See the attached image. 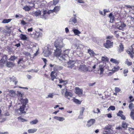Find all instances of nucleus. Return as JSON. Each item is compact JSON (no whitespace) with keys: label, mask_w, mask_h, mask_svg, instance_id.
Instances as JSON below:
<instances>
[{"label":"nucleus","mask_w":134,"mask_h":134,"mask_svg":"<svg viewBox=\"0 0 134 134\" xmlns=\"http://www.w3.org/2000/svg\"><path fill=\"white\" fill-rule=\"evenodd\" d=\"M63 43V40L61 39H58L56 40L54 44V46L56 48H61L64 46Z\"/></svg>","instance_id":"nucleus-1"},{"label":"nucleus","mask_w":134,"mask_h":134,"mask_svg":"<svg viewBox=\"0 0 134 134\" xmlns=\"http://www.w3.org/2000/svg\"><path fill=\"white\" fill-rule=\"evenodd\" d=\"M69 51L70 50L69 49H66L63 52L64 54L60 56L59 58V60L62 61H64L65 62H66V60H67V58H68V54Z\"/></svg>","instance_id":"nucleus-2"},{"label":"nucleus","mask_w":134,"mask_h":134,"mask_svg":"<svg viewBox=\"0 0 134 134\" xmlns=\"http://www.w3.org/2000/svg\"><path fill=\"white\" fill-rule=\"evenodd\" d=\"M116 27L118 29L123 31L124 28L126 26V25L125 24L122 23L121 21H120L119 22L116 23Z\"/></svg>","instance_id":"nucleus-3"},{"label":"nucleus","mask_w":134,"mask_h":134,"mask_svg":"<svg viewBox=\"0 0 134 134\" xmlns=\"http://www.w3.org/2000/svg\"><path fill=\"white\" fill-rule=\"evenodd\" d=\"M45 49L43 51L44 55L45 57H48L51 53V49L48 46H46Z\"/></svg>","instance_id":"nucleus-4"},{"label":"nucleus","mask_w":134,"mask_h":134,"mask_svg":"<svg viewBox=\"0 0 134 134\" xmlns=\"http://www.w3.org/2000/svg\"><path fill=\"white\" fill-rule=\"evenodd\" d=\"M54 56L56 57H59V58L60 57V55L61 54L62 50L60 48H56L54 50Z\"/></svg>","instance_id":"nucleus-5"},{"label":"nucleus","mask_w":134,"mask_h":134,"mask_svg":"<svg viewBox=\"0 0 134 134\" xmlns=\"http://www.w3.org/2000/svg\"><path fill=\"white\" fill-rule=\"evenodd\" d=\"M113 43L109 40H107L106 43L104 44V46L107 48L111 47L113 46Z\"/></svg>","instance_id":"nucleus-6"},{"label":"nucleus","mask_w":134,"mask_h":134,"mask_svg":"<svg viewBox=\"0 0 134 134\" xmlns=\"http://www.w3.org/2000/svg\"><path fill=\"white\" fill-rule=\"evenodd\" d=\"M75 62L73 60H70L68 62V66L69 68H70L73 69L75 68Z\"/></svg>","instance_id":"nucleus-7"},{"label":"nucleus","mask_w":134,"mask_h":134,"mask_svg":"<svg viewBox=\"0 0 134 134\" xmlns=\"http://www.w3.org/2000/svg\"><path fill=\"white\" fill-rule=\"evenodd\" d=\"M7 57L6 55H4L3 56L0 60V66L2 67L3 66V65L7 61Z\"/></svg>","instance_id":"nucleus-8"},{"label":"nucleus","mask_w":134,"mask_h":134,"mask_svg":"<svg viewBox=\"0 0 134 134\" xmlns=\"http://www.w3.org/2000/svg\"><path fill=\"white\" fill-rule=\"evenodd\" d=\"M95 122V120L93 119H92L88 121L86 125L88 127H90Z\"/></svg>","instance_id":"nucleus-9"},{"label":"nucleus","mask_w":134,"mask_h":134,"mask_svg":"<svg viewBox=\"0 0 134 134\" xmlns=\"http://www.w3.org/2000/svg\"><path fill=\"white\" fill-rule=\"evenodd\" d=\"M79 70L81 71H87L88 69L85 65H80L79 67Z\"/></svg>","instance_id":"nucleus-10"},{"label":"nucleus","mask_w":134,"mask_h":134,"mask_svg":"<svg viewBox=\"0 0 134 134\" xmlns=\"http://www.w3.org/2000/svg\"><path fill=\"white\" fill-rule=\"evenodd\" d=\"M20 101L21 103V104H22V105H24L25 106L28 102V99L26 98L25 99L21 98V99H20Z\"/></svg>","instance_id":"nucleus-11"},{"label":"nucleus","mask_w":134,"mask_h":134,"mask_svg":"<svg viewBox=\"0 0 134 134\" xmlns=\"http://www.w3.org/2000/svg\"><path fill=\"white\" fill-rule=\"evenodd\" d=\"M76 43L75 44V46L77 49H79L82 48V46L80 44V41L77 40H76Z\"/></svg>","instance_id":"nucleus-12"},{"label":"nucleus","mask_w":134,"mask_h":134,"mask_svg":"<svg viewBox=\"0 0 134 134\" xmlns=\"http://www.w3.org/2000/svg\"><path fill=\"white\" fill-rule=\"evenodd\" d=\"M26 108V106L24 105H22L20 106L19 110L20 111V113L25 114L26 113V111H25V108Z\"/></svg>","instance_id":"nucleus-13"},{"label":"nucleus","mask_w":134,"mask_h":134,"mask_svg":"<svg viewBox=\"0 0 134 134\" xmlns=\"http://www.w3.org/2000/svg\"><path fill=\"white\" fill-rule=\"evenodd\" d=\"M15 65L14 63L11 62H7L6 66L8 68H12Z\"/></svg>","instance_id":"nucleus-14"},{"label":"nucleus","mask_w":134,"mask_h":134,"mask_svg":"<svg viewBox=\"0 0 134 134\" xmlns=\"http://www.w3.org/2000/svg\"><path fill=\"white\" fill-rule=\"evenodd\" d=\"M56 74L54 73L52 71L51 74V77L52 80L53 81H55V80H54L55 79H56V80H57L58 79L56 77Z\"/></svg>","instance_id":"nucleus-15"},{"label":"nucleus","mask_w":134,"mask_h":134,"mask_svg":"<svg viewBox=\"0 0 134 134\" xmlns=\"http://www.w3.org/2000/svg\"><path fill=\"white\" fill-rule=\"evenodd\" d=\"M76 93L78 94H82L83 93V91L79 87H76L75 88Z\"/></svg>","instance_id":"nucleus-16"},{"label":"nucleus","mask_w":134,"mask_h":134,"mask_svg":"<svg viewBox=\"0 0 134 134\" xmlns=\"http://www.w3.org/2000/svg\"><path fill=\"white\" fill-rule=\"evenodd\" d=\"M47 13L46 11H43L42 12L43 14L41 16V18L45 19H46L47 18Z\"/></svg>","instance_id":"nucleus-17"},{"label":"nucleus","mask_w":134,"mask_h":134,"mask_svg":"<svg viewBox=\"0 0 134 134\" xmlns=\"http://www.w3.org/2000/svg\"><path fill=\"white\" fill-rule=\"evenodd\" d=\"M10 82H14L15 85H16L18 82L16 77L13 76L11 77L10 78Z\"/></svg>","instance_id":"nucleus-18"},{"label":"nucleus","mask_w":134,"mask_h":134,"mask_svg":"<svg viewBox=\"0 0 134 134\" xmlns=\"http://www.w3.org/2000/svg\"><path fill=\"white\" fill-rule=\"evenodd\" d=\"M72 95V94L70 92L67 91L66 90L65 94V96L66 97H67L68 99H70V98L68 97H71Z\"/></svg>","instance_id":"nucleus-19"},{"label":"nucleus","mask_w":134,"mask_h":134,"mask_svg":"<svg viewBox=\"0 0 134 134\" xmlns=\"http://www.w3.org/2000/svg\"><path fill=\"white\" fill-rule=\"evenodd\" d=\"M54 118L55 119L58 120L60 121H63L65 120V118L63 117L55 116L54 117Z\"/></svg>","instance_id":"nucleus-20"},{"label":"nucleus","mask_w":134,"mask_h":134,"mask_svg":"<svg viewBox=\"0 0 134 134\" xmlns=\"http://www.w3.org/2000/svg\"><path fill=\"white\" fill-rule=\"evenodd\" d=\"M60 6H55L53 9V12H54L57 13L60 10Z\"/></svg>","instance_id":"nucleus-21"},{"label":"nucleus","mask_w":134,"mask_h":134,"mask_svg":"<svg viewBox=\"0 0 134 134\" xmlns=\"http://www.w3.org/2000/svg\"><path fill=\"white\" fill-rule=\"evenodd\" d=\"M77 19L75 17L71 18L69 20L70 22H72L75 24L77 22Z\"/></svg>","instance_id":"nucleus-22"},{"label":"nucleus","mask_w":134,"mask_h":134,"mask_svg":"<svg viewBox=\"0 0 134 134\" xmlns=\"http://www.w3.org/2000/svg\"><path fill=\"white\" fill-rule=\"evenodd\" d=\"M109 17L110 19V22L111 23L113 22L114 20V16L112 13H110L109 15Z\"/></svg>","instance_id":"nucleus-23"},{"label":"nucleus","mask_w":134,"mask_h":134,"mask_svg":"<svg viewBox=\"0 0 134 134\" xmlns=\"http://www.w3.org/2000/svg\"><path fill=\"white\" fill-rule=\"evenodd\" d=\"M85 110V108L84 107H82L81 108V110L80 111V114L79 116V118L80 119L82 118V116L83 115V113L84 111Z\"/></svg>","instance_id":"nucleus-24"},{"label":"nucleus","mask_w":134,"mask_h":134,"mask_svg":"<svg viewBox=\"0 0 134 134\" xmlns=\"http://www.w3.org/2000/svg\"><path fill=\"white\" fill-rule=\"evenodd\" d=\"M72 31L75 35L79 36V34H81V32L77 29H73L72 30Z\"/></svg>","instance_id":"nucleus-25"},{"label":"nucleus","mask_w":134,"mask_h":134,"mask_svg":"<svg viewBox=\"0 0 134 134\" xmlns=\"http://www.w3.org/2000/svg\"><path fill=\"white\" fill-rule=\"evenodd\" d=\"M17 93V96L18 97L19 99L20 100V99L21 98H23V96L24 94L23 93H21V92L20 91H18Z\"/></svg>","instance_id":"nucleus-26"},{"label":"nucleus","mask_w":134,"mask_h":134,"mask_svg":"<svg viewBox=\"0 0 134 134\" xmlns=\"http://www.w3.org/2000/svg\"><path fill=\"white\" fill-rule=\"evenodd\" d=\"M33 15L36 17L40 15L41 14V12L40 11H36L33 13Z\"/></svg>","instance_id":"nucleus-27"},{"label":"nucleus","mask_w":134,"mask_h":134,"mask_svg":"<svg viewBox=\"0 0 134 134\" xmlns=\"http://www.w3.org/2000/svg\"><path fill=\"white\" fill-rule=\"evenodd\" d=\"M20 37L21 39L23 40H26L27 38L25 35L22 34H20Z\"/></svg>","instance_id":"nucleus-28"},{"label":"nucleus","mask_w":134,"mask_h":134,"mask_svg":"<svg viewBox=\"0 0 134 134\" xmlns=\"http://www.w3.org/2000/svg\"><path fill=\"white\" fill-rule=\"evenodd\" d=\"M88 52L92 57L94 56L95 54L94 51L90 49L88 50Z\"/></svg>","instance_id":"nucleus-29"},{"label":"nucleus","mask_w":134,"mask_h":134,"mask_svg":"<svg viewBox=\"0 0 134 134\" xmlns=\"http://www.w3.org/2000/svg\"><path fill=\"white\" fill-rule=\"evenodd\" d=\"M63 68L62 66L58 65H55L54 68V70H62Z\"/></svg>","instance_id":"nucleus-30"},{"label":"nucleus","mask_w":134,"mask_h":134,"mask_svg":"<svg viewBox=\"0 0 134 134\" xmlns=\"http://www.w3.org/2000/svg\"><path fill=\"white\" fill-rule=\"evenodd\" d=\"M12 20V19H4L2 21V23L4 24L10 22Z\"/></svg>","instance_id":"nucleus-31"},{"label":"nucleus","mask_w":134,"mask_h":134,"mask_svg":"<svg viewBox=\"0 0 134 134\" xmlns=\"http://www.w3.org/2000/svg\"><path fill=\"white\" fill-rule=\"evenodd\" d=\"M37 129H29L28 130V132L29 133H34L36 132Z\"/></svg>","instance_id":"nucleus-32"},{"label":"nucleus","mask_w":134,"mask_h":134,"mask_svg":"<svg viewBox=\"0 0 134 134\" xmlns=\"http://www.w3.org/2000/svg\"><path fill=\"white\" fill-rule=\"evenodd\" d=\"M124 50V47L122 44H120L119 46V49L118 52L120 53Z\"/></svg>","instance_id":"nucleus-33"},{"label":"nucleus","mask_w":134,"mask_h":134,"mask_svg":"<svg viewBox=\"0 0 134 134\" xmlns=\"http://www.w3.org/2000/svg\"><path fill=\"white\" fill-rule=\"evenodd\" d=\"M23 9L26 11H29L31 9L27 5L24 6L23 8Z\"/></svg>","instance_id":"nucleus-34"},{"label":"nucleus","mask_w":134,"mask_h":134,"mask_svg":"<svg viewBox=\"0 0 134 134\" xmlns=\"http://www.w3.org/2000/svg\"><path fill=\"white\" fill-rule=\"evenodd\" d=\"M103 68H104L102 66V65L100 64L99 65V69L100 70V74H102L103 73L104 71V69Z\"/></svg>","instance_id":"nucleus-35"},{"label":"nucleus","mask_w":134,"mask_h":134,"mask_svg":"<svg viewBox=\"0 0 134 134\" xmlns=\"http://www.w3.org/2000/svg\"><path fill=\"white\" fill-rule=\"evenodd\" d=\"M38 122V120L37 119H35L32 121H30V123L31 125L35 124H37Z\"/></svg>","instance_id":"nucleus-36"},{"label":"nucleus","mask_w":134,"mask_h":134,"mask_svg":"<svg viewBox=\"0 0 134 134\" xmlns=\"http://www.w3.org/2000/svg\"><path fill=\"white\" fill-rule=\"evenodd\" d=\"M130 116L131 118L134 120V110L132 109L131 112Z\"/></svg>","instance_id":"nucleus-37"},{"label":"nucleus","mask_w":134,"mask_h":134,"mask_svg":"<svg viewBox=\"0 0 134 134\" xmlns=\"http://www.w3.org/2000/svg\"><path fill=\"white\" fill-rule=\"evenodd\" d=\"M18 119L20 120L22 122H25L27 121V120L24 119L21 117H20L18 118Z\"/></svg>","instance_id":"nucleus-38"},{"label":"nucleus","mask_w":134,"mask_h":134,"mask_svg":"<svg viewBox=\"0 0 134 134\" xmlns=\"http://www.w3.org/2000/svg\"><path fill=\"white\" fill-rule=\"evenodd\" d=\"M102 60L103 61L107 62L109 60V59L106 56L102 57Z\"/></svg>","instance_id":"nucleus-39"},{"label":"nucleus","mask_w":134,"mask_h":134,"mask_svg":"<svg viewBox=\"0 0 134 134\" xmlns=\"http://www.w3.org/2000/svg\"><path fill=\"white\" fill-rule=\"evenodd\" d=\"M110 61L112 63L115 64L119 63V62L116 59L113 58H111L110 60Z\"/></svg>","instance_id":"nucleus-40"},{"label":"nucleus","mask_w":134,"mask_h":134,"mask_svg":"<svg viewBox=\"0 0 134 134\" xmlns=\"http://www.w3.org/2000/svg\"><path fill=\"white\" fill-rule=\"evenodd\" d=\"M17 57L14 56H11V57L9 59V60L11 61H14L16 59Z\"/></svg>","instance_id":"nucleus-41"},{"label":"nucleus","mask_w":134,"mask_h":134,"mask_svg":"<svg viewBox=\"0 0 134 134\" xmlns=\"http://www.w3.org/2000/svg\"><path fill=\"white\" fill-rule=\"evenodd\" d=\"M10 93L11 94L12 96H14L16 94L15 92V91L13 90H10L9 91Z\"/></svg>","instance_id":"nucleus-42"},{"label":"nucleus","mask_w":134,"mask_h":134,"mask_svg":"<svg viewBox=\"0 0 134 134\" xmlns=\"http://www.w3.org/2000/svg\"><path fill=\"white\" fill-rule=\"evenodd\" d=\"M120 69L119 67L118 66H116L114 67V69H113L112 70L114 72H115L117 71Z\"/></svg>","instance_id":"nucleus-43"},{"label":"nucleus","mask_w":134,"mask_h":134,"mask_svg":"<svg viewBox=\"0 0 134 134\" xmlns=\"http://www.w3.org/2000/svg\"><path fill=\"white\" fill-rule=\"evenodd\" d=\"M73 101L76 103L79 104H81V102L79 100L76 99H73Z\"/></svg>","instance_id":"nucleus-44"},{"label":"nucleus","mask_w":134,"mask_h":134,"mask_svg":"<svg viewBox=\"0 0 134 134\" xmlns=\"http://www.w3.org/2000/svg\"><path fill=\"white\" fill-rule=\"evenodd\" d=\"M24 62V61L23 60V58H20L18 62V64H19L20 63L23 64Z\"/></svg>","instance_id":"nucleus-45"},{"label":"nucleus","mask_w":134,"mask_h":134,"mask_svg":"<svg viewBox=\"0 0 134 134\" xmlns=\"http://www.w3.org/2000/svg\"><path fill=\"white\" fill-rule=\"evenodd\" d=\"M129 107L130 109H132L134 107L133 104L132 103H130L129 105Z\"/></svg>","instance_id":"nucleus-46"},{"label":"nucleus","mask_w":134,"mask_h":134,"mask_svg":"<svg viewBox=\"0 0 134 134\" xmlns=\"http://www.w3.org/2000/svg\"><path fill=\"white\" fill-rule=\"evenodd\" d=\"M115 109V107L114 106H111L108 109V110H109L110 109L112 110H114Z\"/></svg>","instance_id":"nucleus-47"},{"label":"nucleus","mask_w":134,"mask_h":134,"mask_svg":"<svg viewBox=\"0 0 134 134\" xmlns=\"http://www.w3.org/2000/svg\"><path fill=\"white\" fill-rule=\"evenodd\" d=\"M54 95L53 93H49L47 97H46V98H53V96Z\"/></svg>","instance_id":"nucleus-48"},{"label":"nucleus","mask_w":134,"mask_h":134,"mask_svg":"<svg viewBox=\"0 0 134 134\" xmlns=\"http://www.w3.org/2000/svg\"><path fill=\"white\" fill-rule=\"evenodd\" d=\"M127 124L125 122H123L122 125V126L124 128L127 127Z\"/></svg>","instance_id":"nucleus-49"},{"label":"nucleus","mask_w":134,"mask_h":134,"mask_svg":"<svg viewBox=\"0 0 134 134\" xmlns=\"http://www.w3.org/2000/svg\"><path fill=\"white\" fill-rule=\"evenodd\" d=\"M111 127V126L109 125H108L106 126L104 128V129H105L106 130H109L110 129Z\"/></svg>","instance_id":"nucleus-50"},{"label":"nucleus","mask_w":134,"mask_h":134,"mask_svg":"<svg viewBox=\"0 0 134 134\" xmlns=\"http://www.w3.org/2000/svg\"><path fill=\"white\" fill-rule=\"evenodd\" d=\"M29 6L30 8H32L34 7L35 6V4L32 2H30L29 3Z\"/></svg>","instance_id":"nucleus-51"},{"label":"nucleus","mask_w":134,"mask_h":134,"mask_svg":"<svg viewBox=\"0 0 134 134\" xmlns=\"http://www.w3.org/2000/svg\"><path fill=\"white\" fill-rule=\"evenodd\" d=\"M115 92H120L121 91V90L119 88L115 87Z\"/></svg>","instance_id":"nucleus-52"},{"label":"nucleus","mask_w":134,"mask_h":134,"mask_svg":"<svg viewBox=\"0 0 134 134\" xmlns=\"http://www.w3.org/2000/svg\"><path fill=\"white\" fill-rule=\"evenodd\" d=\"M59 0H53V4L54 5H56L59 2Z\"/></svg>","instance_id":"nucleus-53"},{"label":"nucleus","mask_w":134,"mask_h":134,"mask_svg":"<svg viewBox=\"0 0 134 134\" xmlns=\"http://www.w3.org/2000/svg\"><path fill=\"white\" fill-rule=\"evenodd\" d=\"M127 52L128 53V54H129L130 55L131 54H134V52H133V50L131 51H127Z\"/></svg>","instance_id":"nucleus-54"},{"label":"nucleus","mask_w":134,"mask_h":134,"mask_svg":"<svg viewBox=\"0 0 134 134\" xmlns=\"http://www.w3.org/2000/svg\"><path fill=\"white\" fill-rule=\"evenodd\" d=\"M123 112L122 111L120 110L118 113L117 114V115L118 116H120L122 114V113Z\"/></svg>","instance_id":"nucleus-55"},{"label":"nucleus","mask_w":134,"mask_h":134,"mask_svg":"<svg viewBox=\"0 0 134 134\" xmlns=\"http://www.w3.org/2000/svg\"><path fill=\"white\" fill-rule=\"evenodd\" d=\"M53 10H49L47 12V14H49L51 13H53Z\"/></svg>","instance_id":"nucleus-56"},{"label":"nucleus","mask_w":134,"mask_h":134,"mask_svg":"<svg viewBox=\"0 0 134 134\" xmlns=\"http://www.w3.org/2000/svg\"><path fill=\"white\" fill-rule=\"evenodd\" d=\"M120 116L121 118L124 120H125V119L126 118L125 116L123 115L122 114L120 116Z\"/></svg>","instance_id":"nucleus-57"},{"label":"nucleus","mask_w":134,"mask_h":134,"mask_svg":"<svg viewBox=\"0 0 134 134\" xmlns=\"http://www.w3.org/2000/svg\"><path fill=\"white\" fill-rule=\"evenodd\" d=\"M128 66H130L132 64V63L131 62H127V63L126 64Z\"/></svg>","instance_id":"nucleus-58"},{"label":"nucleus","mask_w":134,"mask_h":134,"mask_svg":"<svg viewBox=\"0 0 134 134\" xmlns=\"http://www.w3.org/2000/svg\"><path fill=\"white\" fill-rule=\"evenodd\" d=\"M55 81H58V82H59V83H62L64 82V81L63 80H60V79H58L57 80H55Z\"/></svg>","instance_id":"nucleus-59"},{"label":"nucleus","mask_w":134,"mask_h":134,"mask_svg":"<svg viewBox=\"0 0 134 134\" xmlns=\"http://www.w3.org/2000/svg\"><path fill=\"white\" fill-rule=\"evenodd\" d=\"M129 99L130 100L131 102H133L134 100V99H132V98H133V97L132 96H130L129 97Z\"/></svg>","instance_id":"nucleus-60"},{"label":"nucleus","mask_w":134,"mask_h":134,"mask_svg":"<svg viewBox=\"0 0 134 134\" xmlns=\"http://www.w3.org/2000/svg\"><path fill=\"white\" fill-rule=\"evenodd\" d=\"M128 72V71L127 69H126L124 70V74H125L126 73H127Z\"/></svg>","instance_id":"nucleus-61"},{"label":"nucleus","mask_w":134,"mask_h":134,"mask_svg":"<svg viewBox=\"0 0 134 134\" xmlns=\"http://www.w3.org/2000/svg\"><path fill=\"white\" fill-rule=\"evenodd\" d=\"M78 2L79 3H84V2L83 0H78Z\"/></svg>","instance_id":"nucleus-62"},{"label":"nucleus","mask_w":134,"mask_h":134,"mask_svg":"<svg viewBox=\"0 0 134 134\" xmlns=\"http://www.w3.org/2000/svg\"><path fill=\"white\" fill-rule=\"evenodd\" d=\"M33 28L31 27L30 28H29L27 29V30L28 32H31L32 31Z\"/></svg>","instance_id":"nucleus-63"},{"label":"nucleus","mask_w":134,"mask_h":134,"mask_svg":"<svg viewBox=\"0 0 134 134\" xmlns=\"http://www.w3.org/2000/svg\"><path fill=\"white\" fill-rule=\"evenodd\" d=\"M9 133L8 132H0V134H8Z\"/></svg>","instance_id":"nucleus-64"}]
</instances>
